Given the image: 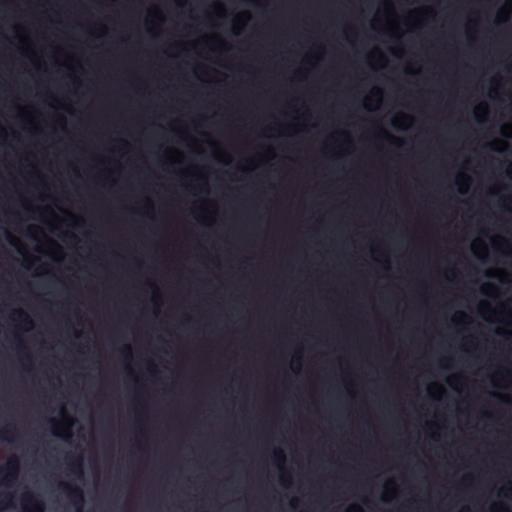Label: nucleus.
<instances>
[{
    "label": "nucleus",
    "mask_w": 512,
    "mask_h": 512,
    "mask_svg": "<svg viewBox=\"0 0 512 512\" xmlns=\"http://www.w3.org/2000/svg\"><path fill=\"white\" fill-rule=\"evenodd\" d=\"M497 507H500L502 510L507 511V509H506L503 505H499V506H497V505H493V506L491 507V511H492V512H495V510H496V508H497Z\"/></svg>",
    "instance_id": "2eb2a0df"
},
{
    "label": "nucleus",
    "mask_w": 512,
    "mask_h": 512,
    "mask_svg": "<svg viewBox=\"0 0 512 512\" xmlns=\"http://www.w3.org/2000/svg\"><path fill=\"white\" fill-rule=\"evenodd\" d=\"M60 489L66 494L68 499L76 506L77 512H82L84 496L82 490L72 484L59 482Z\"/></svg>",
    "instance_id": "f03ea898"
},
{
    "label": "nucleus",
    "mask_w": 512,
    "mask_h": 512,
    "mask_svg": "<svg viewBox=\"0 0 512 512\" xmlns=\"http://www.w3.org/2000/svg\"><path fill=\"white\" fill-rule=\"evenodd\" d=\"M14 314L17 316V319L21 323H24L25 325H28V326H32V320L25 311L18 309V310L14 311Z\"/></svg>",
    "instance_id": "39448f33"
},
{
    "label": "nucleus",
    "mask_w": 512,
    "mask_h": 512,
    "mask_svg": "<svg viewBox=\"0 0 512 512\" xmlns=\"http://www.w3.org/2000/svg\"><path fill=\"white\" fill-rule=\"evenodd\" d=\"M274 456H275V459L277 461H279L280 463H284L285 462V454L283 453L282 450H276L274 452Z\"/></svg>",
    "instance_id": "6e6552de"
},
{
    "label": "nucleus",
    "mask_w": 512,
    "mask_h": 512,
    "mask_svg": "<svg viewBox=\"0 0 512 512\" xmlns=\"http://www.w3.org/2000/svg\"><path fill=\"white\" fill-rule=\"evenodd\" d=\"M373 94H375L378 98L381 96V92H380V90H378V89H377V90H374V91H373Z\"/></svg>",
    "instance_id": "a211bd4d"
},
{
    "label": "nucleus",
    "mask_w": 512,
    "mask_h": 512,
    "mask_svg": "<svg viewBox=\"0 0 512 512\" xmlns=\"http://www.w3.org/2000/svg\"><path fill=\"white\" fill-rule=\"evenodd\" d=\"M466 191H467L466 189H464V190L460 189V190H459V192H460L461 194L466 193Z\"/></svg>",
    "instance_id": "412c9836"
},
{
    "label": "nucleus",
    "mask_w": 512,
    "mask_h": 512,
    "mask_svg": "<svg viewBox=\"0 0 512 512\" xmlns=\"http://www.w3.org/2000/svg\"><path fill=\"white\" fill-rule=\"evenodd\" d=\"M25 500L31 504V508L25 509L24 512H44L43 504L38 501L33 494L27 493Z\"/></svg>",
    "instance_id": "7ed1b4c3"
},
{
    "label": "nucleus",
    "mask_w": 512,
    "mask_h": 512,
    "mask_svg": "<svg viewBox=\"0 0 512 512\" xmlns=\"http://www.w3.org/2000/svg\"><path fill=\"white\" fill-rule=\"evenodd\" d=\"M19 475V459L16 456L11 457L6 466H0V484L12 486L15 484Z\"/></svg>",
    "instance_id": "f257e3e1"
},
{
    "label": "nucleus",
    "mask_w": 512,
    "mask_h": 512,
    "mask_svg": "<svg viewBox=\"0 0 512 512\" xmlns=\"http://www.w3.org/2000/svg\"><path fill=\"white\" fill-rule=\"evenodd\" d=\"M69 469L70 471L75 474L77 477H81L83 475V461L81 457L75 458L72 460L71 457H69Z\"/></svg>",
    "instance_id": "20e7f679"
},
{
    "label": "nucleus",
    "mask_w": 512,
    "mask_h": 512,
    "mask_svg": "<svg viewBox=\"0 0 512 512\" xmlns=\"http://www.w3.org/2000/svg\"><path fill=\"white\" fill-rule=\"evenodd\" d=\"M14 432L10 428H2L0 429V439L4 441H12Z\"/></svg>",
    "instance_id": "0eeeda50"
},
{
    "label": "nucleus",
    "mask_w": 512,
    "mask_h": 512,
    "mask_svg": "<svg viewBox=\"0 0 512 512\" xmlns=\"http://www.w3.org/2000/svg\"><path fill=\"white\" fill-rule=\"evenodd\" d=\"M460 318L468 319V316L462 312L459 313Z\"/></svg>",
    "instance_id": "6ab92c4d"
},
{
    "label": "nucleus",
    "mask_w": 512,
    "mask_h": 512,
    "mask_svg": "<svg viewBox=\"0 0 512 512\" xmlns=\"http://www.w3.org/2000/svg\"><path fill=\"white\" fill-rule=\"evenodd\" d=\"M486 287L493 288L494 286L491 284H487Z\"/></svg>",
    "instance_id": "5701e85b"
},
{
    "label": "nucleus",
    "mask_w": 512,
    "mask_h": 512,
    "mask_svg": "<svg viewBox=\"0 0 512 512\" xmlns=\"http://www.w3.org/2000/svg\"><path fill=\"white\" fill-rule=\"evenodd\" d=\"M387 139L391 140L395 145L400 146L403 142L400 139L394 138L391 135L384 133Z\"/></svg>",
    "instance_id": "9d476101"
},
{
    "label": "nucleus",
    "mask_w": 512,
    "mask_h": 512,
    "mask_svg": "<svg viewBox=\"0 0 512 512\" xmlns=\"http://www.w3.org/2000/svg\"><path fill=\"white\" fill-rule=\"evenodd\" d=\"M399 119L401 120H411V117L406 115V114H401V116L399 117Z\"/></svg>",
    "instance_id": "dca6fc26"
},
{
    "label": "nucleus",
    "mask_w": 512,
    "mask_h": 512,
    "mask_svg": "<svg viewBox=\"0 0 512 512\" xmlns=\"http://www.w3.org/2000/svg\"><path fill=\"white\" fill-rule=\"evenodd\" d=\"M121 353L125 356V358L131 359V348H130V346H125L121 350Z\"/></svg>",
    "instance_id": "1a4fd4ad"
},
{
    "label": "nucleus",
    "mask_w": 512,
    "mask_h": 512,
    "mask_svg": "<svg viewBox=\"0 0 512 512\" xmlns=\"http://www.w3.org/2000/svg\"><path fill=\"white\" fill-rule=\"evenodd\" d=\"M281 482L283 485H287L288 483H290V477H286L285 475H282Z\"/></svg>",
    "instance_id": "ddd939ff"
},
{
    "label": "nucleus",
    "mask_w": 512,
    "mask_h": 512,
    "mask_svg": "<svg viewBox=\"0 0 512 512\" xmlns=\"http://www.w3.org/2000/svg\"><path fill=\"white\" fill-rule=\"evenodd\" d=\"M481 307L489 308V305L487 303H483Z\"/></svg>",
    "instance_id": "aec40b11"
},
{
    "label": "nucleus",
    "mask_w": 512,
    "mask_h": 512,
    "mask_svg": "<svg viewBox=\"0 0 512 512\" xmlns=\"http://www.w3.org/2000/svg\"><path fill=\"white\" fill-rule=\"evenodd\" d=\"M0 498V509H2L11 505L13 495L11 493L3 492L0 493Z\"/></svg>",
    "instance_id": "423d86ee"
},
{
    "label": "nucleus",
    "mask_w": 512,
    "mask_h": 512,
    "mask_svg": "<svg viewBox=\"0 0 512 512\" xmlns=\"http://www.w3.org/2000/svg\"><path fill=\"white\" fill-rule=\"evenodd\" d=\"M346 512H363V510L359 505L354 504L348 507Z\"/></svg>",
    "instance_id": "9b49d317"
},
{
    "label": "nucleus",
    "mask_w": 512,
    "mask_h": 512,
    "mask_svg": "<svg viewBox=\"0 0 512 512\" xmlns=\"http://www.w3.org/2000/svg\"><path fill=\"white\" fill-rule=\"evenodd\" d=\"M50 422H51L52 424H56L55 420H53V419H51V420H50Z\"/></svg>",
    "instance_id": "b1692460"
},
{
    "label": "nucleus",
    "mask_w": 512,
    "mask_h": 512,
    "mask_svg": "<svg viewBox=\"0 0 512 512\" xmlns=\"http://www.w3.org/2000/svg\"><path fill=\"white\" fill-rule=\"evenodd\" d=\"M459 179H463V180H464L463 182H459V184H460V185H464V186H465V188H467L468 183H469V180H470V179H469V177H468L467 175H461V176L459 177Z\"/></svg>",
    "instance_id": "f8f14e48"
},
{
    "label": "nucleus",
    "mask_w": 512,
    "mask_h": 512,
    "mask_svg": "<svg viewBox=\"0 0 512 512\" xmlns=\"http://www.w3.org/2000/svg\"><path fill=\"white\" fill-rule=\"evenodd\" d=\"M393 126L397 127V120L393 121Z\"/></svg>",
    "instance_id": "4be33fe9"
},
{
    "label": "nucleus",
    "mask_w": 512,
    "mask_h": 512,
    "mask_svg": "<svg viewBox=\"0 0 512 512\" xmlns=\"http://www.w3.org/2000/svg\"><path fill=\"white\" fill-rule=\"evenodd\" d=\"M488 146L491 150H497L495 143H489Z\"/></svg>",
    "instance_id": "f3484780"
},
{
    "label": "nucleus",
    "mask_w": 512,
    "mask_h": 512,
    "mask_svg": "<svg viewBox=\"0 0 512 512\" xmlns=\"http://www.w3.org/2000/svg\"><path fill=\"white\" fill-rule=\"evenodd\" d=\"M477 110L478 111H487V105L486 104H481L480 106L477 107Z\"/></svg>",
    "instance_id": "4468645a"
}]
</instances>
